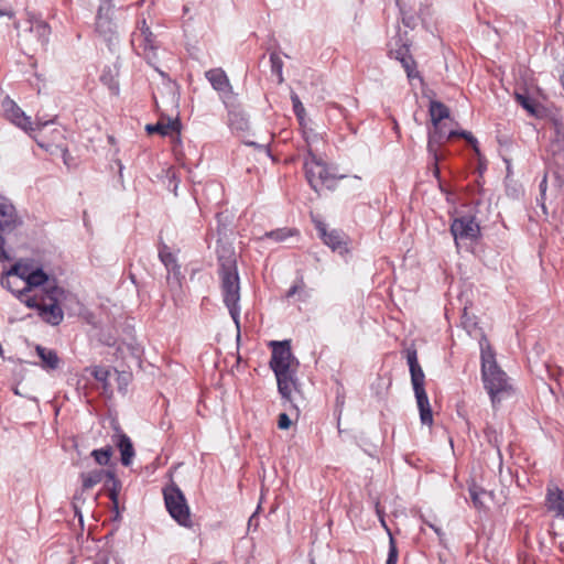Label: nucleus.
<instances>
[{
    "label": "nucleus",
    "instance_id": "nucleus-42",
    "mask_svg": "<svg viewBox=\"0 0 564 564\" xmlns=\"http://www.w3.org/2000/svg\"><path fill=\"white\" fill-rule=\"evenodd\" d=\"M110 496H111V498H112L113 500L116 499V492H115V491H112Z\"/></svg>",
    "mask_w": 564,
    "mask_h": 564
},
{
    "label": "nucleus",
    "instance_id": "nucleus-26",
    "mask_svg": "<svg viewBox=\"0 0 564 564\" xmlns=\"http://www.w3.org/2000/svg\"><path fill=\"white\" fill-rule=\"evenodd\" d=\"M91 456L95 458L98 465H108L112 456V448L107 446L105 448L95 449L91 452Z\"/></svg>",
    "mask_w": 564,
    "mask_h": 564
},
{
    "label": "nucleus",
    "instance_id": "nucleus-37",
    "mask_svg": "<svg viewBox=\"0 0 564 564\" xmlns=\"http://www.w3.org/2000/svg\"><path fill=\"white\" fill-rule=\"evenodd\" d=\"M485 433H486V436H487L488 441L490 443L495 444L496 446H498V436L494 435V432H491V430L489 427H487L485 430Z\"/></svg>",
    "mask_w": 564,
    "mask_h": 564
},
{
    "label": "nucleus",
    "instance_id": "nucleus-41",
    "mask_svg": "<svg viewBox=\"0 0 564 564\" xmlns=\"http://www.w3.org/2000/svg\"><path fill=\"white\" fill-rule=\"evenodd\" d=\"M44 126H46V123H41V122L36 123V128H41V127H44Z\"/></svg>",
    "mask_w": 564,
    "mask_h": 564
},
{
    "label": "nucleus",
    "instance_id": "nucleus-39",
    "mask_svg": "<svg viewBox=\"0 0 564 564\" xmlns=\"http://www.w3.org/2000/svg\"><path fill=\"white\" fill-rule=\"evenodd\" d=\"M296 292H297V285H294V286H292V288L288 291V296H289V297H291V296H293Z\"/></svg>",
    "mask_w": 564,
    "mask_h": 564
},
{
    "label": "nucleus",
    "instance_id": "nucleus-11",
    "mask_svg": "<svg viewBox=\"0 0 564 564\" xmlns=\"http://www.w3.org/2000/svg\"><path fill=\"white\" fill-rule=\"evenodd\" d=\"M452 235L457 246L474 241L479 235V226L473 217L454 219L451 226Z\"/></svg>",
    "mask_w": 564,
    "mask_h": 564
},
{
    "label": "nucleus",
    "instance_id": "nucleus-23",
    "mask_svg": "<svg viewBox=\"0 0 564 564\" xmlns=\"http://www.w3.org/2000/svg\"><path fill=\"white\" fill-rule=\"evenodd\" d=\"M176 122L174 121H169L166 123L164 122H158L155 124H148L147 126V131L149 133H160L162 135H166V134H170L171 132L175 131L176 130Z\"/></svg>",
    "mask_w": 564,
    "mask_h": 564
},
{
    "label": "nucleus",
    "instance_id": "nucleus-9",
    "mask_svg": "<svg viewBox=\"0 0 564 564\" xmlns=\"http://www.w3.org/2000/svg\"><path fill=\"white\" fill-rule=\"evenodd\" d=\"M29 28L20 36L23 43L31 50L44 48L48 42L51 29L46 22L39 19H30Z\"/></svg>",
    "mask_w": 564,
    "mask_h": 564
},
{
    "label": "nucleus",
    "instance_id": "nucleus-18",
    "mask_svg": "<svg viewBox=\"0 0 564 564\" xmlns=\"http://www.w3.org/2000/svg\"><path fill=\"white\" fill-rule=\"evenodd\" d=\"M547 508L564 519V494L556 486H549L546 495Z\"/></svg>",
    "mask_w": 564,
    "mask_h": 564
},
{
    "label": "nucleus",
    "instance_id": "nucleus-32",
    "mask_svg": "<svg viewBox=\"0 0 564 564\" xmlns=\"http://www.w3.org/2000/svg\"><path fill=\"white\" fill-rule=\"evenodd\" d=\"M86 371H89L90 375L100 382H106L109 377V370L102 367H91L87 368Z\"/></svg>",
    "mask_w": 564,
    "mask_h": 564
},
{
    "label": "nucleus",
    "instance_id": "nucleus-8",
    "mask_svg": "<svg viewBox=\"0 0 564 564\" xmlns=\"http://www.w3.org/2000/svg\"><path fill=\"white\" fill-rule=\"evenodd\" d=\"M306 142L308 150L304 161L305 174L312 188L318 191L321 186L327 183L330 174L325 162L312 152L310 141L306 140Z\"/></svg>",
    "mask_w": 564,
    "mask_h": 564
},
{
    "label": "nucleus",
    "instance_id": "nucleus-38",
    "mask_svg": "<svg viewBox=\"0 0 564 564\" xmlns=\"http://www.w3.org/2000/svg\"><path fill=\"white\" fill-rule=\"evenodd\" d=\"M459 135L464 137L473 147L474 149L477 151V148H476V139L468 132H462L459 133Z\"/></svg>",
    "mask_w": 564,
    "mask_h": 564
},
{
    "label": "nucleus",
    "instance_id": "nucleus-14",
    "mask_svg": "<svg viewBox=\"0 0 564 564\" xmlns=\"http://www.w3.org/2000/svg\"><path fill=\"white\" fill-rule=\"evenodd\" d=\"M3 110L6 117L17 127L21 128L26 132H31L34 130L30 117L25 116V113L17 106L12 100L3 101Z\"/></svg>",
    "mask_w": 564,
    "mask_h": 564
},
{
    "label": "nucleus",
    "instance_id": "nucleus-12",
    "mask_svg": "<svg viewBox=\"0 0 564 564\" xmlns=\"http://www.w3.org/2000/svg\"><path fill=\"white\" fill-rule=\"evenodd\" d=\"M23 220L12 202L0 194V231L9 234L22 226Z\"/></svg>",
    "mask_w": 564,
    "mask_h": 564
},
{
    "label": "nucleus",
    "instance_id": "nucleus-27",
    "mask_svg": "<svg viewBox=\"0 0 564 564\" xmlns=\"http://www.w3.org/2000/svg\"><path fill=\"white\" fill-rule=\"evenodd\" d=\"M395 57L401 62L409 78L417 76V73L414 70V62L410 56H406L404 52H398Z\"/></svg>",
    "mask_w": 564,
    "mask_h": 564
},
{
    "label": "nucleus",
    "instance_id": "nucleus-31",
    "mask_svg": "<svg viewBox=\"0 0 564 564\" xmlns=\"http://www.w3.org/2000/svg\"><path fill=\"white\" fill-rule=\"evenodd\" d=\"M270 62H271L272 72L278 75L279 83H282L283 82V76H282L283 62H282L281 57L276 53H272L270 55Z\"/></svg>",
    "mask_w": 564,
    "mask_h": 564
},
{
    "label": "nucleus",
    "instance_id": "nucleus-4",
    "mask_svg": "<svg viewBox=\"0 0 564 564\" xmlns=\"http://www.w3.org/2000/svg\"><path fill=\"white\" fill-rule=\"evenodd\" d=\"M223 302L237 327H240V281L237 267L232 260L221 264L219 271Z\"/></svg>",
    "mask_w": 564,
    "mask_h": 564
},
{
    "label": "nucleus",
    "instance_id": "nucleus-16",
    "mask_svg": "<svg viewBox=\"0 0 564 564\" xmlns=\"http://www.w3.org/2000/svg\"><path fill=\"white\" fill-rule=\"evenodd\" d=\"M406 359H408V365L410 368L411 382L413 386L414 393L425 391V388H424L425 375H424L421 366L419 365L416 351L415 350L409 351Z\"/></svg>",
    "mask_w": 564,
    "mask_h": 564
},
{
    "label": "nucleus",
    "instance_id": "nucleus-25",
    "mask_svg": "<svg viewBox=\"0 0 564 564\" xmlns=\"http://www.w3.org/2000/svg\"><path fill=\"white\" fill-rule=\"evenodd\" d=\"M296 234L295 230L289 229V228H280L276 230H272L264 234V238H270L274 240L275 242H282L285 241L289 237H292Z\"/></svg>",
    "mask_w": 564,
    "mask_h": 564
},
{
    "label": "nucleus",
    "instance_id": "nucleus-7",
    "mask_svg": "<svg viewBox=\"0 0 564 564\" xmlns=\"http://www.w3.org/2000/svg\"><path fill=\"white\" fill-rule=\"evenodd\" d=\"M131 44L135 53L143 56L149 64H153L156 59L154 35L144 19L138 25L137 31L132 33Z\"/></svg>",
    "mask_w": 564,
    "mask_h": 564
},
{
    "label": "nucleus",
    "instance_id": "nucleus-21",
    "mask_svg": "<svg viewBox=\"0 0 564 564\" xmlns=\"http://www.w3.org/2000/svg\"><path fill=\"white\" fill-rule=\"evenodd\" d=\"M470 498L477 508H482L486 506L487 498H491V494L486 491L485 489L478 487L477 485H471L469 487Z\"/></svg>",
    "mask_w": 564,
    "mask_h": 564
},
{
    "label": "nucleus",
    "instance_id": "nucleus-22",
    "mask_svg": "<svg viewBox=\"0 0 564 564\" xmlns=\"http://www.w3.org/2000/svg\"><path fill=\"white\" fill-rule=\"evenodd\" d=\"M551 123L555 133V147L557 150H562L564 149V123L560 118H552Z\"/></svg>",
    "mask_w": 564,
    "mask_h": 564
},
{
    "label": "nucleus",
    "instance_id": "nucleus-30",
    "mask_svg": "<svg viewBox=\"0 0 564 564\" xmlns=\"http://www.w3.org/2000/svg\"><path fill=\"white\" fill-rule=\"evenodd\" d=\"M94 564H120V561L116 555L105 550L97 554Z\"/></svg>",
    "mask_w": 564,
    "mask_h": 564
},
{
    "label": "nucleus",
    "instance_id": "nucleus-1",
    "mask_svg": "<svg viewBox=\"0 0 564 564\" xmlns=\"http://www.w3.org/2000/svg\"><path fill=\"white\" fill-rule=\"evenodd\" d=\"M1 285L28 307L37 310L44 322L58 325L63 321L65 291L42 269L18 262L2 275Z\"/></svg>",
    "mask_w": 564,
    "mask_h": 564
},
{
    "label": "nucleus",
    "instance_id": "nucleus-34",
    "mask_svg": "<svg viewBox=\"0 0 564 564\" xmlns=\"http://www.w3.org/2000/svg\"><path fill=\"white\" fill-rule=\"evenodd\" d=\"M398 557H399V554H398V549H397L395 542H394L393 538L390 536L389 553H388V558H387L386 563H388V564H397L398 563Z\"/></svg>",
    "mask_w": 564,
    "mask_h": 564
},
{
    "label": "nucleus",
    "instance_id": "nucleus-17",
    "mask_svg": "<svg viewBox=\"0 0 564 564\" xmlns=\"http://www.w3.org/2000/svg\"><path fill=\"white\" fill-rule=\"evenodd\" d=\"M112 442L120 451L121 463L124 466H129L134 457V449L131 440L126 434L118 431L113 435Z\"/></svg>",
    "mask_w": 564,
    "mask_h": 564
},
{
    "label": "nucleus",
    "instance_id": "nucleus-35",
    "mask_svg": "<svg viewBox=\"0 0 564 564\" xmlns=\"http://www.w3.org/2000/svg\"><path fill=\"white\" fill-rule=\"evenodd\" d=\"M278 426L281 430H288L291 426V420L288 414L281 413L279 415Z\"/></svg>",
    "mask_w": 564,
    "mask_h": 564
},
{
    "label": "nucleus",
    "instance_id": "nucleus-15",
    "mask_svg": "<svg viewBox=\"0 0 564 564\" xmlns=\"http://www.w3.org/2000/svg\"><path fill=\"white\" fill-rule=\"evenodd\" d=\"M213 88L217 90L224 100L232 93L231 85L226 73L221 68H213L205 74Z\"/></svg>",
    "mask_w": 564,
    "mask_h": 564
},
{
    "label": "nucleus",
    "instance_id": "nucleus-29",
    "mask_svg": "<svg viewBox=\"0 0 564 564\" xmlns=\"http://www.w3.org/2000/svg\"><path fill=\"white\" fill-rule=\"evenodd\" d=\"M160 259L169 271H175L177 268L175 257L164 248L160 251Z\"/></svg>",
    "mask_w": 564,
    "mask_h": 564
},
{
    "label": "nucleus",
    "instance_id": "nucleus-24",
    "mask_svg": "<svg viewBox=\"0 0 564 564\" xmlns=\"http://www.w3.org/2000/svg\"><path fill=\"white\" fill-rule=\"evenodd\" d=\"M104 473L101 470H94L82 475L83 487L90 489L101 481Z\"/></svg>",
    "mask_w": 564,
    "mask_h": 564
},
{
    "label": "nucleus",
    "instance_id": "nucleus-13",
    "mask_svg": "<svg viewBox=\"0 0 564 564\" xmlns=\"http://www.w3.org/2000/svg\"><path fill=\"white\" fill-rule=\"evenodd\" d=\"M315 227L321 239L332 250L338 251L339 253H343L347 250L345 235L341 231L335 229L327 230L326 225L321 220L315 221Z\"/></svg>",
    "mask_w": 564,
    "mask_h": 564
},
{
    "label": "nucleus",
    "instance_id": "nucleus-33",
    "mask_svg": "<svg viewBox=\"0 0 564 564\" xmlns=\"http://www.w3.org/2000/svg\"><path fill=\"white\" fill-rule=\"evenodd\" d=\"M291 100H292V104H293V110L296 115V117L299 119H303L304 115H305V109H304V106L303 104L301 102L299 96L296 94H292L291 95Z\"/></svg>",
    "mask_w": 564,
    "mask_h": 564
},
{
    "label": "nucleus",
    "instance_id": "nucleus-40",
    "mask_svg": "<svg viewBox=\"0 0 564 564\" xmlns=\"http://www.w3.org/2000/svg\"><path fill=\"white\" fill-rule=\"evenodd\" d=\"M430 527H431V528H432V529H433L437 534H440V530H438L436 527H434L433 524H430Z\"/></svg>",
    "mask_w": 564,
    "mask_h": 564
},
{
    "label": "nucleus",
    "instance_id": "nucleus-5",
    "mask_svg": "<svg viewBox=\"0 0 564 564\" xmlns=\"http://www.w3.org/2000/svg\"><path fill=\"white\" fill-rule=\"evenodd\" d=\"M430 115L433 123V130L429 133V151L434 153L435 161L438 160L436 155V145L443 142V140H448L452 137L456 135L455 131H448L446 128V122H443L444 119H447L449 116L448 108L440 101H432L430 105Z\"/></svg>",
    "mask_w": 564,
    "mask_h": 564
},
{
    "label": "nucleus",
    "instance_id": "nucleus-6",
    "mask_svg": "<svg viewBox=\"0 0 564 564\" xmlns=\"http://www.w3.org/2000/svg\"><path fill=\"white\" fill-rule=\"evenodd\" d=\"M166 509L171 517L185 528L192 527L189 507L181 489L170 485L163 490Z\"/></svg>",
    "mask_w": 564,
    "mask_h": 564
},
{
    "label": "nucleus",
    "instance_id": "nucleus-20",
    "mask_svg": "<svg viewBox=\"0 0 564 564\" xmlns=\"http://www.w3.org/2000/svg\"><path fill=\"white\" fill-rule=\"evenodd\" d=\"M39 358L41 359V366L45 370H55L59 366V358L57 354L50 348L36 346L35 348Z\"/></svg>",
    "mask_w": 564,
    "mask_h": 564
},
{
    "label": "nucleus",
    "instance_id": "nucleus-2",
    "mask_svg": "<svg viewBox=\"0 0 564 564\" xmlns=\"http://www.w3.org/2000/svg\"><path fill=\"white\" fill-rule=\"evenodd\" d=\"M481 378L494 406L514 394V388L507 373L498 366L496 355L484 337L480 343Z\"/></svg>",
    "mask_w": 564,
    "mask_h": 564
},
{
    "label": "nucleus",
    "instance_id": "nucleus-19",
    "mask_svg": "<svg viewBox=\"0 0 564 564\" xmlns=\"http://www.w3.org/2000/svg\"><path fill=\"white\" fill-rule=\"evenodd\" d=\"M416 404L420 411V420L424 425L433 424V414L426 391L415 392Z\"/></svg>",
    "mask_w": 564,
    "mask_h": 564
},
{
    "label": "nucleus",
    "instance_id": "nucleus-3",
    "mask_svg": "<svg viewBox=\"0 0 564 564\" xmlns=\"http://www.w3.org/2000/svg\"><path fill=\"white\" fill-rule=\"evenodd\" d=\"M271 346L270 367L276 377L279 392L283 399L291 401L293 392L297 389L299 361L292 354L289 340L272 341Z\"/></svg>",
    "mask_w": 564,
    "mask_h": 564
},
{
    "label": "nucleus",
    "instance_id": "nucleus-36",
    "mask_svg": "<svg viewBox=\"0 0 564 564\" xmlns=\"http://www.w3.org/2000/svg\"><path fill=\"white\" fill-rule=\"evenodd\" d=\"M9 259H10V257H9L7 250L4 249V238L0 234V262L7 261Z\"/></svg>",
    "mask_w": 564,
    "mask_h": 564
},
{
    "label": "nucleus",
    "instance_id": "nucleus-28",
    "mask_svg": "<svg viewBox=\"0 0 564 564\" xmlns=\"http://www.w3.org/2000/svg\"><path fill=\"white\" fill-rule=\"evenodd\" d=\"M516 99L530 115L535 116L538 113V105L530 97L516 94Z\"/></svg>",
    "mask_w": 564,
    "mask_h": 564
},
{
    "label": "nucleus",
    "instance_id": "nucleus-10",
    "mask_svg": "<svg viewBox=\"0 0 564 564\" xmlns=\"http://www.w3.org/2000/svg\"><path fill=\"white\" fill-rule=\"evenodd\" d=\"M112 8L109 0H101L96 17V32L108 42H111L116 37V23L112 20Z\"/></svg>",
    "mask_w": 564,
    "mask_h": 564
}]
</instances>
